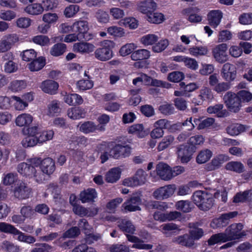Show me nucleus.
I'll use <instances>...</instances> for the list:
<instances>
[{"instance_id": "obj_19", "label": "nucleus", "mask_w": 252, "mask_h": 252, "mask_svg": "<svg viewBox=\"0 0 252 252\" xmlns=\"http://www.w3.org/2000/svg\"><path fill=\"white\" fill-rule=\"evenodd\" d=\"M96 197L97 193L95 189L92 188L84 190L79 195V198L83 203L93 202Z\"/></svg>"}, {"instance_id": "obj_50", "label": "nucleus", "mask_w": 252, "mask_h": 252, "mask_svg": "<svg viewBox=\"0 0 252 252\" xmlns=\"http://www.w3.org/2000/svg\"><path fill=\"white\" fill-rule=\"evenodd\" d=\"M61 110L60 103L57 100L51 101L48 106V114L49 115L54 116L55 114L60 113Z\"/></svg>"}, {"instance_id": "obj_20", "label": "nucleus", "mask_w": 252, "mask_h": 252, "mask_svg": "<svg viewBox=\"0 0 252 252\" xmlns=\"http://www.w3.org/2000/svg\"><path fill=\"white\" fill-rule=\"evenodd\" d=\"M229 157L226 155H219L213 158L211 162L208 165L209 170H213L220 167L225 161L228 160Z\"/></svg>"}, {"instance_id": "obj_52", "label": "nucleus", "mask_w": 252, "mask_h": 252, "mask_svg": "<svg viewBox=\"0 0 252 252\" xmlns=\"http://www.w3.org/2000/svg\"><path fill=\"white\" fill-rule=\"evenodd\" d=\"M199 97L202 101H210L214 96L211 89L205 87L200 90Z\"/></svg>"}, {"instance_id": "obj_27", "label": "nucleus", "mask_w": 252, "mask_h": 252, "mask_svg": "<svg viewBox=\"0 0 252 252\" xmlns=\"http://www.w3.org/2000/svg\"><path fill=\"white\" fill-rule=\"evenodd\" d=\"M151 56L150 52L145 49H141L134 51L130 57L133 61H143L148 59Z\"/></svg>"}, {"instance_id": "obj_54", "label": "nucleus", "mask_w": 252, "mask_h": 252, "mask_svg": "<svg viewBox=\"0 0 252 252\" xmlns=\"http://www.w3.org/2000/svg\"><path fill=\"white\" fill-rule=\"evenodd\" d=\"M54 134V131L52 130L44 131L40 133L39 136H36L38 142L39 143H42L46 142V141L52 139Z\"/></svg>"}, {"instance_id": "obj_37", "label": "nucleus", "mask_w": 252, "mask_h": 252, "mask_svg": "<svg viewBox=\"0 0 252 252\" xmlns=\"http://www.w3.org/2000/svg\"><path fill=\"white\" fill-rule=\"evenodd\" d=\"M213 153L209 149H205L201 151L198 154L196 160L199 164H202L208 161L212 157Z\"/></svg>"}, {"instance_id": "obj_38", "label": "nucleus", "mask_w": 252, "mask_h": 252, "mask_svg": "<svg viewBox=\"0 0 252 252\" xmlns=\"http://www.w3.org/2000/svg\"><path fill=\"white\" fill-rule=\"evenodd\" d=\"M225 169L227 170L240 173L244 171L245 167L241 162L230 161L226 164Z\"/></svg>"}, {"instance_id": "obj_39", "label": "nucleus", "mask_w": 252, "mask_h": 252, "mask_svg": "<svg viewBox=\"0 0 252 252\" xmlns=\"http://www.w3.org/2000/svg\"><path fill=\"white\" fill-rule=\"evenodd\" d=\"M173 242L188 247H190L194 245L193 240L187 235L175 238Z\"/></svg>"}, {"instance_id": "obj_6", "label": "nucleus", "mask_w": 252, "mask_h": 252, "mask_svg": "<svg viewBox=\"0 0 252 252\" xmlns=\"http://www.w3.org/2000/svg\"><path fill=\"white\" fill-rule=\"evenodd\" d=\"M101 47L94 52L95 57L98 60L106 61L110 57V40H104L100 42Z\"/></svg>"}, {"instance_id": "obj_13", "label": "nucleus", "mask_w": 252, "mask_h": 252, "mask_svg": "<svg viewBox=\"0 0 252 252\" xmlns=\"http://www.w3.org/2000/svg\"><path fill=\"white\" fill-rule=\"evenodd\" d=\"M157 174L163 180L167 181L172 179L171 169L167 164L158 163L156 168Z\"/></svg>"}, {"instance_id": "obj_44", "label": "nucleus", "mask_w": 252, "mask_h": 252, "mask_svg": "<svg viewBox=\"0 0 252 252\" xmlns=\"http://www.w3.org/2000/svg\"><path fill=\"white\" fill-rule=\"evenodd\" d=\"M84 110L80 108H72L67 111L68 116L73 120L79 119L85 116Z\"/></svg>"}, {"instance_id": "obj_49", "label": "nucleus", "mask_w": 252, "mask_h": 252, "mask_svg": "<svg viewBox=\"0 0 252 252\" xmlns=\"http://www.w3.org/2000/svg\"><path fill=\"white\" fill-rule=\"evenodd\" d=\"M17 240L20 242H25L28 244H33L36 241V239L31 236L25 234L19 230L17 235Z\"/></svg>"}, {"instance_id": "obj_46", "label": "nucleus", "mask_w": 252, "mask_h": 252, "mask_svg": "<svg viewBox=\"0 0 252 252\" xmlns=\"http://www.w3.org/2000/svg\"><path fill=\"white\" fill-rule=\"evenodd\" d=\"M245 130L244 126L239 124H232L227 128V132L230 135H237Z\"/></svg>"}, {"instance_id": "obj_4", "label": "nucleus", "mask_w": 252, "mask_h": 252, "mask_svg": "<svg viewBox=\"0 0 252 252\" xmlns=\"http://www.w3.org/2000/svg\"><path fill=\"white\" fill-rule=\"evenodd\" d=\"M228 46L225 43L216 45L212 49V55L215 61L219 63H224L228 60Z\"/></svg>"}, {"instance_id": "obj_16", "label": "nucleus", "mask_w": 252, "mask_h": 252, "mask_svg": "<svg viewBox=\"0 0 252 252\" xmlns=\"http://www.w3.org/2000/svg\"><path fill=\"white\" fill-rule=\"evenodd\" d=\"M192 153L187 146L181 145L178 148V158L182 163H187L191 158Z\"/></svg>"}, {"instance_id": "obj_8", "label": "nucleus", "mask_w": 252, "mask_h": 252, "mask_svg": "<svg viewBox=\"0 0 252 252\" xmlns=\"http://www.w3.org/2000/svg\"><path fill=\"white\" fill-rule=\"evenodd\" d=\"M243 228L242 223H237L231 225L228 227L224 232L226 235L228 241L238 239L241 238L245 234L241 232Z\"/></svg>"}, {"instance_id": "obj_1", "label": "nucleus", "mask_w": 252, "mask_h": 252, "mask_svg": "<svg viewBox=\"0 0 252 252\" xmlns=\"http://www.w3.org/2000/svg\"><path fill=\"white\" fill-rule=\"evenodd\" d=\"M17 169L23 177L28 179L33 178L38 183H42L45 179V175L40 170L37 171L33 165L28 162L20 163Z\"/></svg>"}, {"instance_id": "obj_40", "label": "nucleus", "mask_w": 252, "mask_h": 252, "mask_svg": "<svg viewBox=\"0 0 252 252\" xmlns=\"http://www.w3.org/2000/svg\"><path fill=\"white\" fill-rule=\"evenodd\" d=\"M174 137L171 135L165 136L159 143L157 149L158 151H163L173 144Z\"/></svg>"}, {"instance_id": "obj_5", "label": "nucleus", "mask_w": 252, "mask_h": 252, "mask_svg": "<svg viewBox=\"0 0 252 252\" xmlns=\"http://www.w3.org/2000/svg\"><path fill=\"white\" fill-rule=\"evenodd\" d=\"M176 189L175 185H168L156 189L153 195L157 199L164 200L172 196Z\"/></svg>"}, {"instance_id": "obj_57", "label": "nucleus", "mask_w": 252, "mask_h": 252, "mask_svg": "<svg viewBox=\"0 0 252 252\" xmlns=\"http://www.w3.org/2000/svg\"><path fill=\"white\" fill-rule=\"evenodd\" d=\"M121 22L126 27L130 29H135L138 26V21L133 17L125 18Z\"/></svg>"}, {"instance_id": "obj_43", "label": "nucleus", "mask_w": 252, "mask_h": 252, "mask_svg": "<svg viewBox=\"0 0 252 252\" xmlns=\"http://www.w3.org/2000/svg\"><path fill=\"white\" fill-rule=\"evenodd\" d=\"M66 49V46L65 44L58 43L51 48L50 53L53 56L58 57L62 55L65 52Z\"/></svg>"}, {"instance_id": "obj_51", "label": "nucleus", "mask_w": 252, "mask_h": 252, "mask_svg": "<svg viewBox=\"0 0 252 252\" xmlns=\"http://www.w3.org/2000/svg\"><path fill=\"white\" fill-rule=\"evenodd\" d=\"M93 85V82L89 79H81L76 83L77 88L80 91L91 89Z\"/></svg>"}, {"instance_id": "obj_34", "label": "nucleus", "mask_w": 252, "mask_h": 252, "mask_svg": "<svg viewBox=\"0 0 252 252\" xmlns=\"http://www.w3.org/2000/svg\"><path fill=\"white\" fill-rule=\"evenodd\" d=\"M32 117L30 114H22L18 116L15 120L16 125L19 126H27L32 123Z\"/></svg>"}, {"instance_id": "obj_60", "label": "nucleus", "mask_w": 252, "mask_h": 252, "mask_svg": "<svg viewBox=\"0 0 252 252\" xmlns=\"http://www.w3.org/2000/svg\"><path fill=\"white\" fill-rule=\"evenodd\" d=\"M31 252H51L52 247L46 243H37Z\"/></svg>"}, {"instance_id": "obj_55", "label": "nucleus", "mask_w": 252, "mask_h": 252, "mask_svg": "<svg viewBox=\"0 0 252 252\" xmlns=\"http://www.w3.org/2000/svg\"><path fill=\"white\" fill-rule=\"evenodd\" d=\"M118 225L123 231L126 233L132 234L135 230L134 225L129 221L123 220L122 224H118Z\"/></svg>"}, {"instance_id": "obj_2", "label": "nucleus", "mask_w": 252, "mask_h": 252, "mask_svg": "<svg viewBox=\"0 0 252 252\" xmlns=\"http://www.w3.org/2000/svg\"><path fill=\"white\" fill-rule=\"evenodd\" d=\"M194 203L202 210H207L211 208L214 204L212 194L206 191L197 190L192 195Z\"/></svg>"}, {"instance_id": "obj_21", "label": "nucleus", "mask_w": 252, "mask_h": 252, "mask_svg": "<svg viewBox=\"0 0 252 252\" xmlns=\"http://www.w3.org/2000/svg\"><path fill=\"white\" fill-rule=\"evenodd\" d=\"M104 128L103 126H96L93 122L87 121L85 122L79 127V130L84 133H90L95 132L96 130H104Z\"/></svg>"}, {"instance_id": "obj_36", "label": "nucleus", "mask_w": 252, "mask_h": 252, "mask_svg": "<svg viewBox=\"0 0 252 252\" xmlns=\"http://www.w3.org/2000/svg\"><path fill=\"white\" fill-rule=\"evenodd\" d=\"M152 11L146 17L148 22L159 24L162 23L165 20L164 15L160 12H153Z\"/></svg>"}, {"instance_id": "obj_41", "label": "nucleus", "mask_w": 252, "mask_h": 252, "mask_svg": "<svg viewBox=\"0 0 252 252\" xmlns=\"http://www.w3.org/2000/svg\"><path fill=\"white\" fill-rule=\"evenodd\" d=\"M45 65V60L42 57L33 60L29 64V69L32 71H37L42 69Z\"/></svg>"}, {"instance_id": "obj_33", "label": "nucleus", "mask_w": 252, "mask_h": 252, "mask_svg": "<svg viewBox=\"0 0 252 252\" xmlns=\"http://www.w3.org/2000/svg\"><path fill=\"white\" fill-rule=\"evenodd\" d=\"M228 241L226 235L224 233H220L212 235L208 240L209 246L214 245L217 244L224 243Z\"/></svg>"}, {"instance_id": "obj_42", "label": "nucleus", "mask_w": 252, "mask_h": 252, "mask_svg": "<svg viewBox=\"0 0 252 252\" xmlns=\"http://www.w3.org/2000/svg\"><path fill=\"white\" fill-rule=\"evenodd\" d=\"M158 37L154 34H147L142 36L140 39L141 43L144 46L152 45L158 40Z\"/></svg>"}, {"instance_id": "obj_53", "label": "nucleus", "mask_w": 252, "mask_h": 252, "mask_svg": "<svg viewBox=\"0 0 252 252\" xmlns=\"http://www.w3.org/2000/svg\"><path fill=\"white\" fill-rule=\"evenodd\" d=\"M169 45L168 40L166 39L160 40L152 47V50L156 53H160L164 50Z\"/></svg>"}, {"instance_id": "obj_58", "label": "nucleus", "mask_w": 252, "mask_h": 252, "mask_svg": "<svg viewBox=\"0 0 252 252\" xmlns=\"http://www.w3.org/2000/svg\"><path fill=\"white\" fill-rule=\"evenodd\" d=\"M36 136H30L26 137L22 141V145L25 148L32 147L38 143Z\"/></svg>"}, {"instance_id": "obj_35", "label": "nucleus", "mask_w": 252, "mask_h": 252, "mask_svg": "<svg viewBox=\"0 0 252 252\" xmlns=\"http://www.w3.org/2000/svg\"><path fill=\"white\" fill-rule=\"evenodd\" d=\"M137 48V45L134 43H126L121 47L119 53L120 56L126 57L131 54Z\"/></svg>"}, {"instance_id": "obj_3", "label": "nucleus", "mask_w": 252, "mask_h": 252, "mask_svg": "<svg viewBox=\"0 0 252 252\" xmlns=\"http://www.w3.org/2000/svg\"><path fill=\"white\" fill-rule=\"evenodd\" d=\"M227 107L231 111L236 112L241 107V101L237 94L231 92H227L223 96Z\"/></svg>"}, {"instance_id": "obj_9", "label": "nucleus", "mask_w": 252, "mask_h": 252, "mask_svg": "<svg viewBox=\"0 0 252 252\" xmlns=\"http://www.w3.org/2000/svg\"><path fill=\"white\" fill-rule=\"evenodd\" d=\"M88 23L86 21H77L72 25V31L77 32L85 40H89L92 38V35L88 32Z\"/></svg>"}, {"instance_id": "obj_17", "label": "nucleus", "mask_w": 252, "mask_h": 252, "mask_svg": "<svg viewBox=\"0 0 252 252\" xmlns=\"http://www.w3.org/2000/svg\"><path fill=\"white\" fill-rule=\"evenodd\" d=\"M42 173L50 175L52 174L55 170V163L53 159L50 158H47L42 160L40 166Z\"/></svg>"}, {"instance_id": "obj_26", "label": "nucleus", "mask_w": 252, "mask_h": 252, "mask_svg": "<svg viewBox=\"0 0 252 252\" xmlns=\"http://www.w3.org/2000/svg\"><path fill=\"white\" fill-rule=\"evenodd\" d=\"M128 133L136 135L139 138H143L148 135V132L144 129L142 124H135L127 129Z\"/></svg>"}, {"instance_id": "obj_14", "label": "nucleus", "mask_w": 252, "mask_h": 252, "mask_svg": "<svg viewBox=\"0 0 252 252\" xmlns=\"http://www.w3.org/2000/svg\"><path fill=\"white\" fill-rule=\"evenodd\" d=\"M199 11L200 9L195 7L184 9L182 13L183 14H189L188 20L190 22L197 23L202 20V16L199 13Z\"/></svg>"}, {"instance_id": "obj_28", "label": "nucleus", "mask_w": 252, "mask_h": 252, "mask_svg": "<svg viewBox=\"0 0 252 252\" xmlns=\"http://www.w3.org/2000/svg\"><path fill=\"white\" fill-rule=\"evenodd\" d=\"M193 122L197 126L198 129L207 128L211 126L214 123L215 120L212 118H208L205 119L202 118H194Z\"/></svg>"}, {"instance_id": "obj_7", "label": "nucleus", "mask_w": 252, "mask_h": 252, "mask_svg": "<svg viewBox=\"0 0 252 252\" xmlns=\"http://www.w3.org/2000/svg\"><path fill=\"white\" fill-rule=\"evenodd\" d=\"M222 78L227 82L234 81L237 75V68L235 65L229 63H224L221 70Z\"/></svg>"}, {"instance_id": "obj_63", "label": "nucleus", "mask_w": 252, "mask_h": 252, "mask_svg": "<svg viewBox=\"0 0 252 252\" xmlns=\"http://www.w3.org/2000/svg\"><path fill=\"white\" fill-rule=\"evenodd\" d=\"M20 214L26 219L31 218L35 214V211L31 206H24L21 208Z\"/></svg>"}, {"instance_id": "obj_30", "label": "nucleus", "mask_w": 252, "mask_h": 252, "mask_svg": "<svg viewBox=\"0 0 252 252\" xmlns=\"http://www.w3.org/2000/svg\"><path fill=\"white\" fill-rule=\"evenodd\" d=\"M24 11L30 15H39L43 12L42 5L38 3L31 4L25 8Z\"/></svg>"}, {"instance_id": "obj_23", "label": "nucleus", "mask_w": 252, "mask_h": 252, "mask_svg": "<svg viewBox=\"0 0 252 252\" xmlns=\"http://www.w3.org/2000/svg\"><path fill=\"white\" fill-rule=\"evenodd\" d=\"M126 237L129 242L134 243L132 248L140 250H150L153 248L152 245L144 244L142 241L135 236L130 234H126Z\"/></svg>"}, {"instance_id": "obj_24", "label": "nucleus", "mask_w": 252, "mask_h": 252, "mask_svg": "<svg viewBox=\"0 0 252 252\" xmlns=\"http://www.w3.org/2000/svg\"><path fill=\"white\" fill-rule=\"evenodd\" d=\"M40 87L44 92L53 94L56 93L59 85L54 81L47 80L42 83Z\"/></svg>"}, {"instance_id": "obj_48", "label": "nucleus", "mask_w": 252, "mask_h": 252, "mask_svg": "<svg viewBox=\"0 0 252 252\" xmlns=\"http://www.w3.org/2000/svg\"><path fill=\"white\" fill-rule=\"evenodd\" d=\"M175 207L177 210L183 212H189L191 210L190 203L187 200H180L176 203Z\"/></svg>"}, {"instance_id": "obj_29", "label": "nucleus", "mask_w": 252, "mask_h": 252, "mask_svg": "<svg viewBox=\"0 0 252 252\" xmlns=\"http://www.w3.org/2000/svg\"><path fill=\"white\" fill-rule=\"evenodd\" d=\"M223 108V105L222 104H218L209 106L207 108V112L210 114H215L218 117H223L226 115V111Z\"/></svg>"}, {"instance_id": "obj_18", "label": "nucleus", "mask_w": 252, "mask_h": 252, "mask_svg": "<svg viewBox=\"0 0 252 252\" xmlns=\"http://www.w3.org/2000/svg\"><path fill=\"white\" fill-rule=\"evenodd\" d=\"M222 13L218 10L211 11L208 14L209 24L214 28H217L220 23Z\"/></svg>"}, {"instance_id": "obj_22", "label": "nucleus", "mask_w": 252, "mask_h": 252, "mask_svg": "<svg viewBox=\"0 0 252 252\" xmlns=\"http://www.w3.org/2000/svg\"><path fill=\"white\" fill-rule=\"evenodd\" d=\"M189 54L194 57L206 56L209 53L208 48L206 46H193L188 49Z\"/></svg>"}, {"instance_id": "obj_47", "label": "nucleus", "mask_w": 252, "mask_h": 252, "mask_svg": "<svg viewBox=\"0 0 252 252\" xmlns=\"http://www.w3.org/2000/svg\"><path fill=\"white\" fill-rule=\"evenodd\" d=\"M1 249L6 252H19V246L7 241H3L1 245Z\"/></svg>"}, {"instance_id": "obj_31", "label": "nucleus", "mask_w": 252, "mask_h": 252, "mask_svg": "<svg viewBox=\"0 0 252 252\" xmlns=\"http://www.w3.org/2000/svg\"><path fill=\"white\" fill-rule=\"evenodd\" d=\"M63 99L66 103L70 105H79L83 102L82 97L77 94H67L64 96Z\"/></svg>"}, {"instance_id": "obj_45", "label": "nucleus", "mask_w": 252, "mask_h": 252, "mask_svg": "<svg viewBox=\"0 0 252 252\" xmlns=\"http://www.w3.org/2000/svg\"><path fill=\"white\" fill-rule=\"evenodd\" d=\"M0 231L16 236L19 230L11 224L2 222H0Z\"/></svg>"}, {"instance_id": "obj_10", "label": "nucleus", "mask_w": 252, "mask_h": 252, "mask_svg": "<svg viewBox=\"0 0 252 252\" xmlns=\"http://www.w3.org/2000/svg\"><path fill=\"white\" fill-rule=\"evenodd\" d=\"M32 192V189L25 183H21L14 189V196L19 199L28 198Z\"/></svg>"}, {"instance_id": "obj_56", "label": "nucleus", "mask_w": 252, "mask_h": 252, "mask_svg": "<svg viewBox=\"0 0 252 252\" xmlns=\"http://www.w3.org/2000/svg\"><path fill=\"white\" fill-rule=\"evenodd\" d=\"M184 77V74L182 72L173 71L168 74L167 79L170 82L177 83L182 81Z\"/></svg>"}, {"instance_id": "obj_61", "label": "nucleus", "mask_w": 252, "mask_h": 252, "mask_svg": "<svg viewBox=\"0 0 252 252\" xmlns=\"http://www.w3.org/2000/svg\"><path fill=\"white\" fill-rule=\"evenodd\" d=\"M147 174L142 169H138L136 172L134 177L138 182V186L144 184L146 182Z\"/></svg>"}, {"instance_id": "obj_64", "label": "nucleus", "mask_w": 252, "mask_h": 252, "mask_svg": "<svg viewBox=\"0 0 252 252\" xmlns=\"http://www.w3.org/2000/svg\"><path fill=\"white\" fill-rule=\"evenodd\" d=\"M237 94L239 97L241 102H248L252 100V94L248 91H240Z\"/></svg>"}, {"instance_id": "obj_25", "label": "nucleus", "mask_w": 252, "mask_h": 252, "mask_svg": "<svg viewBox=\"0 0 252 252\" xmlns=\"http://www.w3.org/2000/svg\"><path fill=\"white\" fill-rule=\"evenodd\" d=\"M94 46L87 42H78L73 45V51L81 53H89L93 51Z\"/></svg>"}, {"instance_id": "obj_32", "label": "nucleus", "mask_w": 252, "mask_h": 252, "mask_svg": "<svg viewBox=\"0 0 252 252\" xmlns=\"http://www.w3.org/2000/svg\"><path fill=\"white\" fill-rule=\"evenodd\" d=\"M159 230L166 236H170L174 232L178 231L179 229L175 224L173 223H165L161 225Z\"/></svg>"}, {"instance_id": "obj_12", "label": "nucleus", "mask_w": 252, "mask_h": 252, "mask_svg": "<svg viewBox=\"0 0 252 252\" xmlns=\"http://www.w3.org/2000/svg\"><path fill=\"white\" fill-rule=\"evenodd\" d=\"M157 8V3L153 0H143L137 4V10L146 15V17Z\"/></svg>"}, {"instance_id": "obj_11", "label": "nucleus", "mask_w": 252, "mask_h": 252, "mask_svg": "<svg viewBox=\"0 0 252 252\" xmlns=\"http://www.w3.org/2000/svg\"><path fill=\"white\" fill-rule=\"evenodd\" d=\"M111 156L115 158L128 157L131 153V148L128 145L116 144L111 149Z\"/></svg>"}, {"instance_id": "obj_15", "label": "nucleus", "mask_w": 252, "mask_h": 252, "mask_svg": "<svg viewBox=\"0 0 252 252\" xmlns=\"http://www.w3.org/2000/svg\"><path fill=\"white\" fill-rule=\"evenodd\" d=\"M141 204V200L139 196H133L126 201L123 205L126 211L134 212L140 210L139 205Z\"/></svg>"}, {"instance_id": "obj_59", "label": "nucleus", "mask_w": 252, "mask_h": 252, "mask_svg": "<svg viewBox=\"0 0 252 252\" xmlns=\"http://www.w3.org/2000/svg\"><path fill=\"white\" fill-rule=\"evenodd\" d=\"M79 10V6L75 4H71L66 7L64 10V14L66 17L70 18L74 16Z\"/></svg>"}, {"instance_id": "obj_62", "label": "nucleus", "mask_w": 252, "mask_h": 252, "mask_svg": "<svg viewBox=\"0 0 252 252\" xmlns=\"http://www.w3.org/2000/svg\"><path fill=\"white\" fill-rule=\"evenodd\" d=\"M239 22L243 25H249L252 24V13H244L239 17Z\"/></svg>"}]
</instances>
